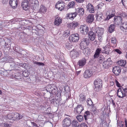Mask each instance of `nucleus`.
Instances as JSON below:
<instances>
[{"mask_svg":"<svg viewBox=\"0 0 127 127\" xmlns=\"http://www.w3.org/2000/svg\"><path fill=\"white\" fill-rule=\"evenodd\" d=\"M117 94L119 98H122L125 96H127V86L125 88H119L117 90Z\"/></svg>","mask_w":127,"mask_h":127,"instance_id":"1","label":"nucleus"},{"mask_svg":"<svg viewBox=\"0 0 127 127\" xmlns=\"http://www.w3.org/2000/svg\"><path fill=\"white\" fill-rule=\"evenodd\" d=\"M94 90L97 92L101 90L102 87V82L99 79H97L95 80L94 82Z\"/></svg>","mask_w":127,"mask_h":127,"instance_id":"2","label":"nucleus"},{"mask_svg":"<svg viewBox=\"0 0 127 127\" xmlns=\"http://www.w3.org/2000/svg\"><path fill=\"white\" fill-rule=\"evenodd\" d=\"M90 42L88 38H84L82 39L80 43L81 49L84 50L87 47V45L89 44Z\"/></svg>","mask_w":127,"mask_h":127,"instance_id":"3","label":"nucleus"},{"mask_svg":"<svg viewBox=\"0 0 127 127\" xmlns=\"http://www.w3.org/2000/svg\"><path fill=\"white\" fill-rule=\"evenodd\" d=\"M65 6V3L62 0H60L57 2L55 5L56 8L61 11L64 9Z\"/></svg>","mask_w":127,"mask_h":127,"instance_id":"4","label":"nucleus"},{"mask_svg":"<svg viewBox=\"0 0 127 127\" xmlns=\"http://www.w3.org/2000/svg\"><path fill=\"white\" fill-rule=\"evenodd\" d=\"M115 11L113 10H110L108 11L106 13V18L105 20H108L113 17L115 16Z\"/></svg>","mask_w":127,"mask_h":127,"instance_id":"5","label":"nucleus"},{"mask_svg":"<svg viewBox=\"0 0 127 127\" xmlns=\"http://www.w3.org/2000/svg\"><path fill=\"white\" fill-rule=\"evenodd\" d=\"M89 28L86 25H82L80 27V30L81 33L83 34H86L88 32Z\"/></svg>","mask_w":127,"mask_h":127,"instance_id":"6","label":"nucleus"},{"mask_svg":"<svg viewBox=\"0 0 127 127\" xmlns=\"http://www.w3.org/2000/svg\"><path fill=\"white\" fill-rule=\"evenodd\" d=\"M63 127H69L71 124V121L70 118L68 117L65 118L62 122Z\"/></svg>","mask_w":127,"mask_h":127,"instance_id":"7","label":"nucleus"},{"mask_svg":"<svg viewBox=\"0 0 127 127\" xmlns=\"http://www.w3.org/2000/svg\"><path fill=\"white\" fill-rule=\"evenodd\" d=\"M79 39V34L77 33L72 34L69 37L70 42H77Z\"/></svg>","mask_w":127,"mask_h":127,"instance_id":"8","label":"nucleus"},{"mask_svg":"<svg viewBox=\"0 0 127 127\" xmlns=\"http://www.w3.org/2000/svg\"><path fill=\"white\" fill-rule=\"evenodd\" d=\"M112 64V61L111 58H109L106 61L104 62L103 66L104 68L107 69Z\"/></svg>","mask_w":127,"mask_h":127,"instance_id":"9","label":"nucleus"},{"mask_svg":"<svg viewBox=\"0 0 127 127\" xmlns=\"http://www.w3.org/2000/svg\"><path fill=\"white\" fill-rule=\"evenodd\" d=\"M77 15V13L76 12L69 13L66 14V18L67 19L72 20Z\"/></svg>","mask_w":127,"mask_h":127,"instance_id":"10","label":"nucleus"},{"mask_svg":"<svg viewBox=\"0 0 127 127\" xmlns=\"http://www.w3.org/2000/svg\"><path fill=\"white\" fill-rule=\"evenodd\" d=\"M84 109L83 106L81 105H78L74 109V112L76 113L80 114Z\"/></svg>","mask_w":127,"mask_h":127,"instance_id":"11","label":"nucleus"},{"mask_svg":"<svg viewBox=\"0 0 127 127\" xmlns=\"http://www.w3.org/2000/svg\"><path fill=\"white\" fill-rule=\"evenodd\" d=\"M70 55L72 59H74L79 56V54L76 50H73L70 52Z\"/></svg>","mask_w":127,"mask_h":127,"instance_id":"12","label":"nucleus"},{"mask_svg":"<svg viewBox=\"0 0 127 127\" xmlns=\"http://www.w3.org/2000/svg\"><path fill=\"white\" fill-rule=\"evenodd\" d=\"M87 11L90 13H94L95 12L94 7L90 3H89L87 5Z\"/></svg>","mask_w":127,"mask_h":127,"instance_id":"13","label":"nucleus"},{"mask_svg":"<svg viewBox=\"0 0 127 127\" xmlns=\"http://www.w3.org/2000/svg\"><path fill=\"white\" fill-rule=\"evenodd\" d=\"M121 71V69L119 66H116L113 68V72L116 75H118L120 73Z\"/></svg>","mask_w":127,"mask_h":127,"instance_id":"14","label":"nucleus"},{"mask_svg":"<svg viewBox=\"0 0 127 127\" xmlns=\"http://www.w3.org/2000/svg\"><path fill=\"white\" fill-rule=\"evenodd\" d=\"M122 18L121 16H116L114 17V22L117 25L121 24L122 22Z\"/></svg>","mask_w":127,"mask_h":127,"instance_id":"15","label":"nucleus"},{"mask_svg":"<svg viewBox=\"0 0 127 127\" xmlns=\"http://www.w3.org/2000/svg\"><path fill=\"white\" fill-rule=\"evenodd\" d=\"M95 30H94L95 33H97L98 35L102 36L103 32V29L100 28H95Z\"/></svg>","mask_w":127,"mask_h":127,"instance_id":"16","label":"nucleus"},{"mask_svg":"<svg viewBox=\"0 0 127 127\" xmlns=\"http://www.w3.org/2000/svg\"><path fill=\"white\" fill-rule=\"evenodd\" d=\"M32 6L34 9H37L39 7L38 2L37 0H32Z\"/></svg>","mask_w":127,"mask_h":127,"instance_id":"17","label":"nucleus"},{"mask_svg":"<svg viewBox=\"0 0 127 127\" xmlns=\"http://www.w3.org/2000/svg\"><path fill=\"white\" fill-rule=\"evenodd\" d=\"M9 4L12 8L15 9L17 6V0H10Z\"/></svg>","mask_w":127,"mask_h":127,"instance_id":"18","label":"nucleus"},{"mask_svg":"<svg viewBox=\"0 0 127 127\" xmlns=\"http://www.w3.org/2000/svg\"><path fill=\"white\" fill-rule=\"evenodd\" d=\"M87 60L85 58H83L79 60L78 62V64L81 67H82L86 64Z\"/></svg>","mask_w":127,"mask_h":127,"instance_id":"19","label":"nucleus"},{"mask_svg":"<svg viewBox=\"0 0 127 127\" xmlns=\"http://www.w3.org/2000/svg\"><path fill=\"white\" fill-rule=\"evenodd\" d=\"M62 19L60 17H56L55 18L54 24L56 26H58L62 23Z\"/></svg>","mask_w":127,"mask_h":127,"instance_id":"20","label":"nucleus"},{"mask_svg":"<svg viewBox=\"0 0 127 127\" xmlns=\"http://www.w3.org/2000/svg\"><path fill=\"white\" fill-rule=\"evenodd\" d=\"M92 75V72L88 70H86L83 74L85 78H88L90 77Z\"/></svg>","mask_w":127,"mask_h":127,"instance_id":"21","label":"nucleus"},{"mask_svg":"<svg viewBox=\"0 0 127 127\" xmlns=\"http://www.w3.org/2000/svg\"><path fill=\"white\" fill-rule=\"evenodd\" d=\"M22 6L23 9L25 10H28L30 8L29 3L27 1L22 2Z\"/></svg>","mask_w":127,"mask_h":127,"instance_id":"22","label":"nucleus"},{"mask_svg":"<svg viewBox=\"0 0 127 127\" xmlns=\"http://www.w3.org/2000/svg\"><path fill=\"white\" fill-rule=\"evenodd\" d=\"M76 13L80 16H82L84 13V10L83 8L79 7L76 9Z\"/></svg>","mask_w":127,"mask_h":127,"instance_id":"23","label":"nucleus"},{"mask_svg":"<svg viewBox=\"0 0 127 127\" xmlns=\"http://www.w3.org/2000/svg\"><path fill=\"white\" fill-rule=\"evenodd\" d=\"M89 37L90 40L92 41H93L95 39V35L94 32L90 31L89 33Z\"/></svg>","mask_w":127,"mask_h":127,"instance_id":"24","label":"nucleus"},{"mask_svg":"<svg viewBox=\"0 0 127 127\" xmlns=\"http://www.w3.org/2000/svg\"><path fill=\"white\" fill-rule=\"evenodd\" d=\"M14 114V118L13 119V120H15L16 119L19 120L21 119L23 117V116L18 113H13Z\"/></svg>","mask_w":127,"mask_h":127,"instance_id":"25","label":"nucleus"},{"mask_svg":"<svg viewBox=\"0 0 127 127\" xmlns=\"http://www.w3.org/2000/svg\"><path fill=\"white\" fill-rule=\"evenodd\" d=\"M121 29L125 32H127V23L125 22L123 23L121 25Z\"/></svg>","mask_w":127,"mask_h":127,"instance_id":"26","label":"nucleus"},{"mask_svg":"<svg viewBox=\"0 0 127 127\" xmlns=\"http://www.w3.org/2000/svg\"><path fill=\"white\" fill-rule=\"evenodd\" d=\"M94 18V15H93L90 14L87 17L86 22L88 23H91L93 21Z\"/></svg>","mask_w":127,"mask_h":127,"instance_id":"27","label":"nucleus"},{"mask_svg":"<svg viewBox=\"0 0 127 127\" xmlns=\"http://www.w3.org/2000/svg\"><path fill=\"white\" fill-rule=\"evenodd\" d=\"M111 44L113 47H116L117 45V41L115 37H112L111 38Z\"/></svg>","mask_w":127,"mask_h":127,"instance_id":"28","label":"nucleus"},{"mask_svg":"<svg viewBox=\"0 0 127 127\" xmlns=\"http://www.w3.org/2000/svg\"><path fill=\"white\" fill-rule=\"evenodd\" d=\"M83 50V53L85 56H87L89 55L90 53V50L88 47L86 48L84 50Z\"/></svg>","mask_w":127,"mask_h":127,"instance_id":"29","label":"nucleus"},{"mask_svg":"<svg viewBox=\"0 0 127 127\" xmlns=\"http://www.w3.org/2000/svg\"><path fill=\"white\" fill-rule=\"evenodd\" d=\"M92 113L90 112L87 111H86L84 114V117L85 120H87V119L89 118L90 115L92 114Z\"/></svg>","mask_w":127,"mask_h":127,"instance_id":"30","label":"nucleus"},{"mask_svg":"<svg viewBox=\"0 0 127 127\" xmlns=\"http://www.w3.org/2000/svg\"><path fill=\"white\" fill-rule=\"evenodd\" d=\"M117 63L120 66H124L126 64V61L124 60H121L118 61Z\"/></svg>","mask_w":127,"mask_h":127,"instance_id":"31","label":"nucleus"},{"mask_svg":"<svg viewBox=\"0 0 127 127\" xmlns=\"http://www.w3.org/2000/svg\"><path fill=\"white\" fill-rule=\"evenodd\" d=\"M85 96L83 94H80L79 96V99L81 102L85 101Z\"/></svg>","mask_w":127,"mask_h":127,"instance_id":"32","label":"nucleus"},{"mask_svg":"<svg viewBox=\"0 0 127 127\" xmlns=\"http://www.w3.org/2000/svg\"><path fill=\"white\" fill-rule=\"evenodd\" d=\"M115 28V26L113 24L110 25L109 28V32L111 33L113 32Z\"/></svg>","mask_w":127,"mask_h":127,"instance_id":"33","label":"nucleus"},{"mask_svg":"<svg viewBox=\"0 0 127 127\" xmlns=\"http://www.w3.org/2000/svg\"><path fill=\"white\" fill-rule=\"evenodd\" d=\"M21 74L19 73H16L15 75V78L17 79H18L20 81H21L22 79L21 76Z\"/></svg>","mask_w":127,"mask_h":127,"instance_id":"34","label":"nucleus"},{"mask_svg":"<svg viewBox=\"0 0 127 127\" xmlns=\"http://www.w3.org/2000/svg\"><path fill=\"white\" fill-rule=\"evenodd\" d=\"M73 127H79L78 122L76 120H74L72 123Z\"/></svg>","mask_w":127,"mask_h":127,"instance_id":"35","label":"nucleus"},{"mask_svg":"<svg viewBox=\"0 0 127 127\" xmlns=\"http://www.w3.org/2000/svg\"><path fill=\"white\" fill-rule=\"evenodd\" d=\"M76 118L78 121L79 122H81L82 121H83L84 120L83 117L81 115H79L77 116Z\"/></svg>","mask_w":127,"mask_h":127,"instance_id":"36","label":"nucleus"},{"mask_svg":"<svg viewBox=\"0 0 127 127\" xmlns=\"http://www.w3.org/2000/svg\"><path fill=\"white\" fill-rule=\"evenodd\" d=\"M70 31L69 30H67L64 31L63 33V36L65 37H67L70 35Z\"/></svg>","mask_w":127,"mask_h":127,"instance_id":"37","label":"nucleus"},{"mask_svg":"<svg viewBox=\"0 0 127 127\" xmlns=\"http://www.w3.org/2000/svg\"><path fill=\"white\" fill-rule=\"evenodd\" d=\"M107 46H105L103 47V48L104 49V50H102V52L106 54H108V52L106 50L107 49Z\"/></svg>","mask_w":127,"mask_h":127,"instance_id":"38","label":"nucleus"},{"mask_svg":"<svg viewBox=\"0 0 127 127\" xmlns=\"http://www.w3.org/2000/svg\"><path fill=\"white\" fill-rule=\"evenodd\" d=\"M78 25V23L77 22H73L70 24L71 27L74 28L77 26Z\"/></svg>","mask_w":127,"mask_h":127,"instance_id":"39","label":"nucleus"},{"mask_svg":"<svg viewBox=\"0 0 127 127\" xmlns=\"http://www.w3.org/2000/svg\"><path fill=\"white\" fill-rule=\"evenodd\" d=\"M13 113L8 114L7 116V118L9 119L13 120L14 118Z\"/></svg>","mask_w":127,"mask_h":127,"instance_id":"40","label":"nucleus"},{"mask_svg":"<svg viewBox=\"0 0 127 127\" xmlns=\"http://www.w3.org/2000/svg\"><path fill=\"white\" fill-rule=\"evenodd\" d=\"M40 10L41 11L44 13L46 11V9L43 6L41 5Z\"/></svg>","mask_w":127,"mask_h":127,"instance_id":"41","label":"nucleus"},{"mask_svg":"<svg viewBox=\"0 0 127 127\" xmlns=\"http://www.w3.org/2000/svg\"><path fill=\"white\" fill-rule=\"evenodd\" d=\"M34 64H35L38 65H42L44 66V64L42 63H41L39 62H38L36 61H35L33 62Z\"/></svg>","mask_w":127,"mask_h":127,"instance_id":"42","label":"nucleus"},{"mask_svg":"<svg viewBox=\"0 0 127 127\" xmlns=\"http://www.w3.org/2000/svg\"><path fill=\"white\" fill-rule=\"evenodd\" d=\"M75 5V2L74 1H72L70 2L68 4V6L69 8H71L73 7Z\"/></svg>","mask_w":127,"mask_h":127,"instance_id":"43","label":"nucleus"},{"mask_svg":"<svg viewBox=\"0 0 127 127\" xmlns=\"http://www.w3.org/2000/svg\"><path fill=\"white\" fill-rule=\"evenodd\" d=\"M53 87L50 85H49L47 86L46 90L48 91H51L52 90Z\"/></svg>","mask_w":127,"mask_h":127,"instance_id":"44","label":"nucleus"},{"mask_svg":"<svg viewBox=\"0 0 127 127\" xmlns=\"http://www.w3.org/2000/svg\"><path fill=\"white\" fill-rule=\"evenodd\" d=\"M101 51L102 52L101 49L100 48H98L96 49L95 52L99 55Z\"/></svg>","mask_w":127,"mask_h":127,"instance_id":"45","label":"nucleus"},{"mask_svg":"<svg viewBox=\"0 0 127 127\" xmlns=\"http://www.w3.org/2000/svg\"><path fill=\"white\" fill-rule=\"evenodd\" d=\"M20 65L23 67L26 68L27 64L25 63H21L20 64Z\"/></svg>","mask_w":127,"mask_h":127,"instance_id":"46","label":"nucleus"},{"mask_svg":"<svg viewBox=\"0 0 127 127\" xmlns=\"http://www.w3.org/2000/svg\"><path fill=\"white\" fill-rule=\"evenodd\" d=\"M3 125L4 127H12L11 124H9L6 123H4Z\"/></svg>","mask_w":127,"mask_h":127,"instance_id":"47","label":"nucleus"},{"mask_svg":"<svg viewBox=\"0 0 127 127\" xmlns=\"http://www.w3.org/2000/svg\"><path fill=\"white\" fill-rule=\"evenodd\" d=\"M98 59V61L99 62H100L101 61H102L104 59L103 56H102L100 55L99 56Z\"/></svg>","mask_w":127,"mask_h":127,"instance_id":"48","label":"nucleus"},{"mask_svg":"<svg viewBox=\"0 0 127 127\" xmlns=\"http://www.w3.org/2000/svg\"><path fill=\"white\" fill-rule=\"evenodd\" d=\"M114 51L119 54H121L122 53V52L119 49H114Z\"/></svg>","mask_w":127,"mask_h":127,"instance_id":"49","label":"nucleus"},{"mask_svg":"<svg viewBox=\"0 0 127 127\" xmlns=\"http://www.w3.org/2000/svg\"><path fill=\"white\" fill-rule=\"evenodd\" d=\"M102 19L103 18L102 17L97 16L96 18V20H97V21H101L102 20Z\"/></svg>","mask_w":127,"mask_h":127,"instance_id":"50","label":"nucleus"},{"mask_svg":"<svg viewBox=\"0 0 127 127\" xmlns=\"http://www.w3.org/2000/svg\"><path fill=\"white\" fill-rule=\"evenodd\" d=\"M115 82L116 83V85L118 87H121V84L119 83L118 81L116 80H115Z\"/></svg>","mask_w":127,"mask_h":127,"instance_id":"51","label":"nucleus"},{"mask_svg":"<svg viewBox=\"0 0 127 127\" xmlns=\"http://www.w3.org/2000/svg\"><path fill=\"white\" fill-rule=\"evenodd\" d=\"M23 74L24 76L26 77H28L29 75V73L28 72H23Z\"/></svg>","mask_w":127,"mask_h":127,"instance_id":"52","label":"nucleus"},{"mask_svg":"<svg viewBox=\"0 0 127 127\" xmlns=\"http://www.w3.org/2000/svg\"><path fill=\"white\" fill-rule=\"evenodd\" d=\"M80 127H88L85 123H83L80 125Z\"/></svg>","mask_w":127,"mask_h":127,"instance_id":"53","label":"nucleus"},{"mask_svg":"<svg viewBox=\"0 0 127 127\" xmlns=\"http://www.w3.org/2000/svg\"><path fill=\"white\" fill-rule=\"evenodd\" d=\"M87 103L89 105H92V101L91 100H88L87 101Z\"/></svg>","mask_w":127,"mask_h":127,"instance_id":"54","label":"nucleus"},{"mask_svg":"<svg viewBox=\"0 0 127 127\" xmlns=\"http://www.w3.org/2000/svg\"><path fill=\"white\" fill-rule=\"evenodd\" d=\"M99 56L100 55H99V54H97L95 52V54L94 55V59L97 58H98Z\"/></svg>","mask_w":127,"mask_h":127,"instance_id":"55","label":"nucleus"},{"mask_svg":"<svg viewBox=\"0 0 127 127\" xmlns=\"http://www.w3.org/2000/svg\"><path fill=\"white\" fill-rule=\"evenodd\" d=\"M5 45L6 46L5 47V48H7L8 50H9L10 49V45H8L7 43H5Z\"/></svg>","mask_w":127,"mask_h":127,"instance_id":"56","label":"nucleus"},{"mask_svg":"<svg viewBox=\"0 0 127 127\" xmlns=\"http://www.w3.org/2000/svg\"><path fill=\"white\" fill-rule=\"evenodd\" d=\"M70 47V46L69 45V44L68 43L66 44L65 47L67 49H69V48Z\"/></svg>","mask_w":127,"mask_h":127,"instance_id":"57","label":"nucleus"},{"mask_svg":"<svg viewBox=\"0 0 127 127\" xmlns=\"http://www.w3.org/2000/svg\"><path fill=\"white\" fill-rule=\"evenodd\" d=\"M8 62L9 63H14V62L13 61V60L12 59H8Z\"/></svg>","mask_w":127,"mask_h":127,"instance_id":"58","label":"nucleus"},{"mask_svg":"<svg viewBox=\"0 0 127 127\" xmlns=\"http://www.w3.org/2000/svg\"><path fill=\"white\" fill-rule=\"evenodd\" d=\"M98 40L100 42L102 41V36H100V35H98Z\"/></svg>","mask_w":127,"mask_h":127,"instance_id":"59","label":"nucleus"},{"mask_svg":"<svg viewBox=\"0 0 127 127\" xmlns=\"http://www.w3.org/2000/svg\"><path fill=\"white\" fill-rule=\"evenodd\" d=\"M31 124L32 125H33V126H34L36 127H38L37 125L34 122H31Z\"/></svg>","mask_w":127,"mask_h":127,"instance_id":"60","label":"nucleus"},{"mask_svg":"<svg viewBox=\"0 0 127 127\" xmlns=\"http://www.w3.org/2000/svg\"><path fill=\"white\" fill-rule=\"evenodd\" d=\"M121 16H122V17H127V14L126 15L125 13L124 12L121 14Z\"/></svg>","mask_w":127,"mask_h":127,"instance_id":"61","label":"nucleus"},{"mask_svg":"<svg viewBox=\"0 0 127 127\" xmlns=\"http://www.w3.org/2000/svg\"><path fill=\"white\" fill-rule=\"evenodd\" d=\"M84 0H76V1L79 3H82L83 2Z\"/></svg>","mask_w":127,"mask_h":127,"instance_id":"62","label":"nucleus"},{"mask_svg":"<svg viewBox=\"0 0 127 127\" xmlns=\"http://www.w3.org/2000/svg\"><path fill=\"white\" fill-rule=\"evenodd\" d=\"M119 127H124V125L122 124V122H121V123L120 124V125H119Z\"/></svg>","mask_w":127,"mask_h":127,"instance_id":"63","label":"nucleus"},{"mask_svg":"<svg viewBox=\"0 0 127 127\" xmlns=\"http://www.w3.org/2000/svg\"><path fill=\"white\" fill-rule=\"evenodd\" d=\"M125 123L126 127H127V120L125 119Z\"/></svg>","mask_w":127,"mask_h":127,"instance_id":"64","label":"nucleus"}]
</instances>
